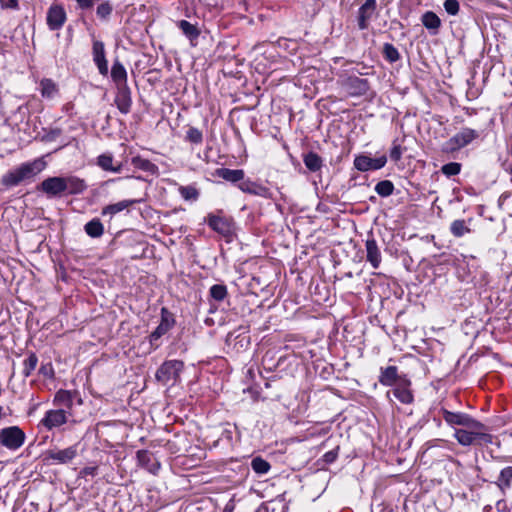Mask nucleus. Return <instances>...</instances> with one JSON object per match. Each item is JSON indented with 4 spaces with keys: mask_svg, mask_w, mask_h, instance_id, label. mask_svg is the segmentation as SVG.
Returning a JSON list of instances; mask_svg holds the SVG:
<instances>
[{
    "mask_svg": "<svg viewBox=\"0 0 512 512\" xmlns=\"http://www.w3.org/2000/svg\"><path fill=\"white\" fill-rule=\"evenodd\" d=\"M401 157H402V148L400 145L394 143V145L390 151V158H391V160L397 162L401 159Z\"/></svg>",
    "mask_w": 512,
    "mask_h": 512,
    "instance_id": "obj_49",
    "label": "nucleus"
},
{
    "mask_svg": "<svg viewBox=\"0 0 512 512\" xmlns=\"http://www.w3.org/2000/svg\"><path fill=\"white\" fill-rule=\"evenodd\" d=\"M138 202L139 200H122L120 202L107 205L102 209V215H115Z\"/></svg>",
    "mask_w": 512,
    "mask_h": 512,
    "instance_id": "obj_31",
    "label": "nucleus"
},
{
    "mask_svg": "<svg viewBox=\"0 0 512 512\" xmlns=\"http://www.w3.org/2000/svg\"><path fill=\"white\" fill-rule=\"evenodd\" d=\"M61 129L59 128H55V129H51L47 134H46V139L48 141H53L55 140L57 137H59L61 135Z\"/></svg>",
    "mask_w": 512,
    "mask_h": 512,
    "instance_id": "obj_52",
    "label": "nucleus"
},
{
    "mask_svg": "<svg viewBox=\"0 0 512 512\" xmlns=\"http://www.w3.org/2000/svg\"><path fill=\"white\" fill-rule=\"evenodd\" d=\"M377 8L376 0H366L358 10V27L360 30L368 28L369 20Z\"/></svg>",
    "mask_w": 512,
    "mask_h": 512,
    "instance_id": "obj_17",
    "label": "nucleus"
},
{
    "mask_svg": "<svg viewBox=\"0 0 512 512\" xmlns=\"http://www.w3.org/2000/svg\"><path fill=\"white\" fill-rule=\"evenodd\" d=\"M184 369V362L181 360H168L161 364L156 371L155 377L159 382L167 384L170 381L177 382L180 378V373Z\"/></svg>",
    "mask_w": 512,
    "mask_h": 512,
    "instance_id": "obj_4",
    "label": "nucleus"
},
{
    "mask_svg": "<svg viewBox=\"0 0 512 512\" xmlns=\"http://www.w3.org/2000/svg\"><path fill=\"white\" fill-rule=\"evenodd\" d=\"M68 421V412L63 409H52L45 413V416L41 420V424L47 429L52 430L58 428Z\"/></svg>",
    "mask_w": 512,
    "mask_h": 512,
    "instance_id": "obj_12",
    "label": "nucleus"
},
{
    "mask_svg": "<svg viewBox=\"0 0 512 512\" xmlns=\"http://www.w3.org/2000/svg\"><path fill=\"white\" fill-rule=\"evenodd\" d=\"M398 379V368L396 366H388L381 368L379 382L384 386H392Z\"/></svg>",
    "mask_w": 512,
    "mask_h": 512,
    "instance_id": "obj_26",
    "label": "nucleus"
},
{
    "mask_svg": "<svg viewBox=\"0 0 512 512\" xmlns=\"http://www.w3.org/2000/svg\"><path fill=\"white\" fill-rule=\"evenodd\" d=\"M210 296L216 301H223L227 296V287L222 284H215L209 290Z\"/></svg>",
    "mask_w": 512,
    "mask_h": 512,
    "instance_id": "obj_45",
    "label": "nucleus"
},
{
    "mask_svg": "<svg viewBox=\"0 0 512 512\" xmlns=\"http://www.w3.org/2000/svg\"><path fill=\"white\" fill-rule=\"evenodd\" d=\"M366 260L371 264L374 269L379 268L382 256L376 240L373 237H368L365 242Z\"/></svg>",
    "mask_w": 512,
    "mask_h": 512,
    "instance_id": "obj_18",
    "label": "nucleus"
},
{
    "mask_svg": "<svg viewBox=\"0 0 512 512\" xmlns=\"http://www.w3.org/2000/svg\"><path fill=\"white\" fill-rule=\"evenodd\" d=\"M375 191L381 197H388L393 194L394 185L390 180H382L376 184Z\"/></svg>",
    "mask_w": 512,
    "mask_h": 512,
    "instance_id": "obj_40",
    "label": "nucleus"
},
{
    "mask_svg": "<svg viewBox=\"0 0 512 512\" xmlns=\"http://www.w3.org/2000/svg\"><path fill=\"white\" fill-rule=\"evenodd\" d=\"M203 132L193 126H190L186 132L185 135V141L193 144V145H200L203 142Z\"/></svg>",
    "mask_w": 512,
    "mask_h": 512,
    "instance_id": "obj_38",
    "label": "nucleus"
},
{
    "mask_svg": "<svg viewBox=\"0 0 512 512\" xmlns=\"http://www.w3.org/2000/svg\"><path fill=\"white\" fill-rule=\"evenodd\" d=\"M76 3L80 9L87 10L94 6L95 0H76Z\"/></svg>",
    "mask_w": 512,
    "mask_h": 512,
    "instance_id": "obj_51",
    "label": "nucleus"
},
{
    "mask_svg": "<svg viewBox=\"0 0 512 512\" xmlns=\"http://www.w3.org/2000/svg\"><path fill=\"white\" fill-rule=\"evenodd\" d=\"M225 512H231V510L228 508H225Z\"/></svg>",
    "mask_w": 512,
    "mask_h": 512,
    "instance_id": "obj_58",
    "label": "nucleus"
},
{
    "mask_svg": "<svg viewBox=\"0 0 512 512\" xmlns=\"http://www.w3.org/2000/svg\"><path fill=\"white\" fill-rule=\"evenodd\" d=\"M38 364V357L35 353H30L23 361V375L29 377Z\"/></svg>",
    "mask_w": 512,
    "mask_h": 512,
    "instance_id": "obj_41",
    "label": "nucleus"
},
{
    "mask_svg": "<svg viewBox=\"0 0 512 512\" xmlns=\"http://www.w3.org/2000/svg\"><path fill=\"white\" fill-rule=\"evenodd\" d=\"M2 417H3V407L0 406V420L2 419Z\"/></svg>",
    "mask_w": 512,
    "mask_h": 512,
    "instance_id": "obj_56",
    "label": "nucleus"
},
{
    "mask_svg": "<svg viewBox=\"0 0 512 512\" xmlns=\"http://www.w3.org/2000/svg\"><path fill=\"white\" fill-rule=\"evenodd\" d=\"M111 77L117 88L128 87L126 69L118 60H115L112 65Z\"/></svg>",
    "mask_w": 512,
    "mask_h": 512,
    "instance_id": "obj_24",
    "label": "nucleus"
},
{
    "mask_svg": "<svg viewBox=\"0 0 512 512\" xmlns=\"http://www.w3.org/2000/svg\"><path fill=\"white\" fill-rule=\"evenodd\" d=\"M479 136V131L464 127L444 143L443 151L447 153L455 152L469 145L471 142L479 138Z\"/></svg>",
    "mask_w": 512,
    "mask_h": 512,
    "instance_id": "obj_3",
    "label": "nucleus"
},
{
    "mask_svg": "<svg viewBox=\"0 0 512 512\" xmlns=\"http://www.w3.org/2000/svg\"><path fill=\"white\" fill-rule=\"evenodd\" d=\"M22 182H24V180L22 179L17 167L8 171L1 179L2 185L6 187L17 186Z\"/></svg>",
    "mask_w": 512,
    "mask_h": 512,
    "instance_id": "obj_33",
    "label": "nucleus"
},
{
    "mask_svg": "<svg viewBox=\"0 0 512 512\" xmlns=\"http://www.w3.org/2000/svg\"><path fill=\"white\" fill-rule=\"evenodd\" d=\"M386 163L387 157L385 155L377 158H371L366 155H358L354 159V167L361 172L381 169L386 165Z\"/></svg>",
    "mask_w": 512,
    "mask_h": 512,
    "instance_id": "obj_10",
    "label": "nucleus"
},
{
    "mask_svg": "<svg viewBox=\"0 0 512 512\" xmlns=\"http://www.w3.org/2000/svg\"><path fill=\"white\" fill-rule=\"evenodd\" d=\"M338 450H339V448H336V449L326 452L323 455V460L328 464L333 463L338 457Z\"/></svg>",
    "mask_w": 512,
    "mask_h": 512,
    "instance_id": "obj_50",
    "label": "nucleus"
},
{
    "mask_svg": "<svg viewBox=\"0 0 512 512\" xmlns=\"http://www.w3.org/2000/svg\"><path fill=\"white\" fill-rule=\"evenodd\" d=\"M225 512H231V510L228 508H225Z\"/></svg>",
    "mask_w": 512,
    "mask_h": 512,
    "instance_id": "obj_59",
    "label": "nucleus"
},
{
    "mask_svg": "<svg viewBox=\"0 0 512 512\" xmlns=\"http://www.w3.org/2000/svg\"><path fill=\"white\" fill-rule=\"evenodd\" d=\"M382 53L384 58L390 63H394L400 59V53L391 43H385L383 45Z\"/></svg>",
    "mask_w": 512,
    "mask_h": 512,
    "instance_id": "obj_39",
    "label": "nucleus"
},
{
    "mask_svg": "<svg viewBox=\"0 0 512 512\" xmlns=\"http://www.w3.org/2000/svg\"><path fill=\"white\" fill-rule=\"evenodd\" d=\"M84 471H85V473H86V474H91V475H93V474H94V472L96 471V468H94V467H91V468H85V470H84Z\"/></svg>",
    "mask_w": 512,
    "mask_h": 512,
    "instance_id": "obj_54",
    "label": "nucleus"
},
{
    "mask_svg": "<svg viewBox=\"0 0 512 512\" xmlns=\"http://www.w3.org/2000/svg\"><path fill=\"white\" fill-rule=\"evenodd\" d=\"M115 104L122 114H128L130 112L132 99L129 87L117 88Z\"/></svg>",
    "mask_w": 512,
    "mask_h": 512,
    "instance_id": "obj_22",
    "label": "nucleus"
},
{
    "mask_svg": "<svg viewBox=\"0 0 512 512\" xmlns=\"http://www.w3.org/2000/svg\"><path fill=\"white\" fill-rule=\"evenodd\" d=\"M175 324L173 315L166 309H161V321L156 329L149 335L150 346L153 350L159 347L158 340L165 335Z\"/></svg>",
    "mask_w": 512,
    "mask_h": 512,
    "instance_id": "obj_7",
    "label": "nucleus"
},
{
    "mask_svg": "<svg viewBox=\"0 0 512 512\" xmlns=\"http://www.w3.org/2000/svg\"><path fill=\"white\" fill-rule=\"evenodd\" d=\"M40 91L44 98H53L58 93V87L53 80L43 79L40 82Z\"/></svg>",
    "mask_w": 512,
    "mask_h": 512,
    "instance_id": "obj_35",
    "label": "nucleus"
},
{
    "mask_svg": "<svg viewBox=\"0 0 512 512\" xmlns=\"http://www.w3.org/2000/svg\"><path fill=\"white\" fill-rule=\"evenodd\" d=\"M338 82L351 96H363L370 89L367 79L359 78L355 75L341 77Z\"/></svg>",
    "mask_w": 512,
    "mask_h": 512,
    "instance_id": "obj_6",
    "label": "nucleus"
},
{
    "mask_svg": "<svg viewBox=\"0 0 512 512\" xmlns=\"http://www.w3.org/2000/svg\"><path fill=\"white\" fill-rule=\"evenodd\" d=\"M131 163L135 168L148 172L152 175L158 172L157 165H155L148 159L142 158L140 155L134 156L131 159Z\"/></svg>",
    "mask_w": 512,
    "mask_h": 512,
    "instance_id": "obj_28",
    "label": "nucleus"
},
{
    "mask_svg": "<svg viewBox=\"0 0 512 512\" xmlns=\"http://www.w3.org/2000/svg\"><path fill=\"white\" fill-rule=\"evenodd\" d=\"M423 25L429 29L437 31L441 25L440 18L432 11H427L422 15Z\"/></svg>",
    "mask_w": 512,
    "mask_h": 512,
    "instance_id": "obj_36",
    "label": "nucleus"
},
{
    "mask_svg": "<svg viewBox=\"0 0 512 512\" xmlns=\"http://www.w3.org/2000/svg\"><path fill=\"white\" fill-rule=\"evenodd\" d=\"M208 226L225 238H230L235 232V222L233 218L223 215L222 211L217 214L209 213L205 219Z\"/></svg>",
    "mask_w": 512,
    "mask_h": 512,
    "instance_id": "obj_2",
    "label": "nucleus"
},
{
    "mask_svg": "<svg viewBox=\"0 0 512 512\" xmlns=\"http://www.w3.org/2000/svg\"><path fill=\"white\" fill-rule=\"evenodd\" d=\"M461 171V164L457 162H450L441 167V172L447 177L458 175Z\"/></svg>",
    "mask_w": 512,
    "mask_h": 512,
    "instance_id": "obj_46",
    "label": "nucleus"
},
{
    "mask_svg": "<svg viewBox=\"0 0 512 512\" xmlns=\"http://www.w3.org/2000/svg\"><path fill=\"white\" fill-rule=\"evenodd\" d=\"M138 464L152 474H157L161 464L148 450H139L136 453Z\"/></svg>",
    "mask_w": 512,
    "mask_h": 512,
    "instance_id": "obj_16",
    "label": "nucleus"
},
{
    "mask_svg": "<svg viewBox=\"0 0 512 512\" xmlns=\"http://www.w3.org/2000/svg\"><path fill=\"white\" fill-rule=\"evenodd\" d=\"M450 231L455 237H462L470 232V228L466 226L464 220H455L451 223Z\"/></svg>",
    "mask_w": 512,
    "mask_h": 512,
    "instance_id": "obj_43",
    "label": "nucleus"
},
{
    "mask_svg": "<svg viewBox=\"0 0 512 512\" xmlns=\"http://www.w3.org/2000/svg\"><path fill=\"white\" fill-rule=\"evenodd\" d=\"M26 435L18 426H9L0 430V444L12 451L19 449L25 442Z\"/></svg>",
    "mask_w": 512,
    "mask_h": 512,
    "instance_id": "obj_5",
    "label": "nucleus"
},
{
    "mask_svg": "<svg viewBox=\"0 0 512 512\" xmlns=\"http://www.w3.org/2000/svg\"><path fill=\"white\" fill-rule=\"evenodd\" d=\"M63 185V177L54 176L48 177L43 180L38 186L37 189L44 192L49 198L60 197L65 194Z\"/></svg>",
    "mask_w": 512,
    "mask_h": 512,
    "instance_id": "obj_11",
    "label": "nucleus"
},
{
    "mask_svg": "<svg viewBox=\"0 0 512 512\" xmlns=\"http://www.w3.org/2000/svg\"><path fill=\"white\" fill-rule=\"evenodd\" d=\"M64 191L68 195H77L83 193L87 184L84 179L77 176L63 177Z\"/></svg>",
    "mask_w": 512,
    "mask_h": 512,
    "instance_id": "obj_20",
    "label": "nucleus"
},
{
    "mask_svg": "<svg viewBox=\"0 0 512 512\" xmlns=\"http://www.w3.org/2000/svg\"><path fill=\"white\" fill-rule=\"evenodd\" d=\"M445 11L450 15H456L459 12V2L457 0H445Z\"/></svg>",
    "mask_w": 512,
    "mask_h": 512,
    "instance_id": "obj_47",
    "label": "nucleus"
},
{
    "mask_svg": "<svg viewBox=\"0 0 512 512\" xmlns=\"http://www.w3.org/2000/svg\"><path fill=\"white\" fill-rule=\"evenodd\" d=\"M179 193H180L181 197L185 200L196 201L199 198L198 189L191 185L180 186Z\"/></svg>",
    "mask_w": 512,
    "mask_h": 512,
    "instance_id": "obj_44",
    "label": "nucleus"
},
{
    "mask_svg": "<svg viewBox=\"0 0 512 512\" xmlns=\"http://www.w3.org/2000/svg\"><path fill=\"white\" fill-rule=\"evenodd\" d=\"M113 155L111 153H103L97 157L96 164L104 171L112 173H121L124 170V162L120 161L116 165L113 164Z\"/></svg>",
    "mask_w": 512,
    "mask_h": 512,
    "instance_id": "obj_21",
    "label": "nucleus"
},
{
    "mask_svg": "<svg viewBox=\"0 0 512 512\" xmlns=\"http://www.w3.org/2000/svg\"><path fill=\"white\" fill-rule=\"evenodd\" d=\"M507 171L510 173V175L512 176V164L507 168Z\"/></svg>",
    "mask_w": 512,
    "mask_h": 512,
    "instance_id": "obj_55",
    "label": "nucleus"
},
{
    "mask_svg": "<svg viewBox=\"0 0 512 512\" xmlns=\"http://www.w3.org/2000/svg\"><path fill=\"white\" fill-rule=\"evenodd\" d=\"M510 154L512 156V143H511V146H510Z\"/></svg>",
    "mask_w": 512,
    "mask_h": 512,
    "instance_id": "obj_57",
    "label": "nucleus"
},
{
    "mask_svg": "<svg viewBox=\"0 0 512 512\" xmlns=\"http://www.w3.org/2000/svg\"><path fill=\"white\" fill-rule=\"evenodd\" d=\"M495 483L502 492L510 489L512 486V466L503 468Z\"/></svg>",
    "mask_w": 512,
    "mask_h": 512,
    "instance_id": "obj_29",
    "label": "nucleus"
},
{
    "mask_svg": "<svg viewBox=\"0 0 512 512\" xmlns=\"http://www.w3.org/2000/svg\"><path fill=\"white\" fill-rule=\"evenodd\" d=\"M93 60L99 70V73L103 76L108 74V62L105 56V46L102 41H93L92 46Z\"/></svg>",
    "mask_w": 512,
    "mask_h": 512,
    "instance_id": "obj_15",
    "label": "nucleus"
},
{
    "mask_svg": "<svg viewBox=\"0 0 512 512\" xmlns=\"http://www.w3.org/2000/svg\"><path fill=\"white\" fill-rule=\"evenodd\" d=\"M84 231L91 238H100L104 234V226L100 219L94 218L85 224Z\"/></svg>",
    "mask_w": 512,
    "mask_h": 512,
    "instance_id": "obj_30",
    "label": "nucleus"
},
{
    "mask_svg": "<svg viewBox=\"0 0 512 512\" xmlns=\"http://www.w3.org/2000/svg\"><path fill=\"white\" fill-rule=\"evenodd\" d=\"M67 20V13L62 4L53 3L47 10L46 23L51 31L60 30Z\"/></svg>",
    "mask_w": 512,
    "mask_h": 512,
    "instance_id": "obj_8",
    "label": "nucleus"
},
{
    "mask_svg": "<svg viewBox=\"0 0 512 512\" xmlns=\"http://www.w3.org/2000/svg\"><path fill=\"white\" fill-rule=\"evenodd\" d=\"M214 176L231 183H237L243 181L245 173L242 169L218 168L215 170Z\"/></svg>",
    "mask_w": 512,
    "mask_h": 512,
    "instance_id": "obj_23",
    "label": "nucleus"
},
{
    "mask_svg": "<svg viewBox=\"0 0 512 512\" xmlns=\"http://www.w3.org/2000/svg\"><path fill=\"white\" fill-rule=\"evenodd\" d=\"M39 373L48 379L54 378V369L51 363L42 364Z\"/></svg>",
    "mask_w": 512,
    "mask_h": 512,
    "instance_id": "obj_48",
    "label": "nucleus"
},
{
    "mask_svg": "<svg viewBox=\"0 0 512 512\" xmlns=\"http://www.w3.org/2000/svg\"><path fill=\"white\" fill-rule=\"evenodd\" d=\"M410 382L402 380L393 390L394 396L403 404H410L413 402V394L408 388Z\"/></svg>",
    "mask_w": 512,
    "mask_h": 512,
    "instance_id": "obj_25",
    "label": "nucleus"
},
{
    "mask_svg": "<svg viewBox=\"0 0 512 512\" xmlns=\"http://www.w3.org/2000/svg\"><path fill=\"white\" fill-rule=\"evenodd\" d=\"M77 456L76 446H70L65 449H50L45 453V460L53 464L70 463Z\"/></svg>",
    "mask_w": 512,
    "mask_h": 512,
    "instance_id": "obj_9",
    "label": "nucleus"
},
{
    "mask_svg": "<svg viewBox=\"0 0 512 512\" xmlns=\"http://www.w3.org/2000/svg\"><path fill=\"white\" fill-rule=\"evenodd\" d=\"M53 403L55 406H63L67 409H71L73 405V395L68 390H59L54 396Z\"/></svg>",
    "mask_w": 512,
    "mask_h": 512,
    "instance_id": "obj_32",
    "label": "nucleus"
},
{
    "mask_svg": "<svg viewBox=\"0 0 512 512\" xmlns=\"http://www.w3.org/2000/svg\"><path fill=\"white\" fill-rule=\"evenodd\" d=\"M454 438L461 446L467 447L487 446L493 443L494 437L485 424L474 419L463 428H455Z\"/></svg>",
    "mask_w": 512,
    "mask_h": 512,
    "instance_id": "obj_1",
    "label": "nucleus"
},
{
    "mask_svg": "<svg viewBox=\"0 0 512 512\" xmlns=\"http://www.w3.org/2000/svg\"><path fill=\"white\" fill-rule=\"evenodd\" d=\"M46 167V162L42 158H37L31 162L22 163L17 168L24 181L33 179Z\"/></svg>",
    "mask_w": 512,
    "mask_h": 512,
    "instance_id": "obj_14",
    "label": "nucleus"
},
{
    "mask_svg": "<svg viewBox=\"0 0 512 512\" xmlns=\"http://www.w3.org/2000/svg\"><path fill=\"white\" fill-rule=\"evenodd\" d=\"M238 188L244 192L251 195L260 196L263 198H270L271 192L270 190L256 182L251 181L250 179L244 180L238 184Z\"/></svg>",
    "mask_w": 512,
    "mask_h": 512,
    "instance_id": "obj_19",
    "label": "nucleus"
},
{
    "mask_svg": "<svg viewBox=\"0 0 512 512\" xmlns=\"http://www.w3.org/2000/svg\"><path fill=\"white\" fill-rule=\"evenodd\" d=\"M5 8H12L17 9L18 8V0H7V2L2 4Z\"/></svg>",
    "mask_w": 512,
    "mask_h": 512,
    "instance_id": "obj_53",
    "label": "nucleus"
},
{
    "mask_svg": "<svg viewBox=\"0 0 512 512\" xmlns=\"http://www.w3.org/2000/svg\"><path fill=\"white\" fill-rule=\"evenodd\" d=\"M177 27L182 31V33L193 42L200 35V30L197 25L188 22L187 20H180L177 23Z\"/></svg>",
    "mask_w": 512,
    "mask_h": 512,
    "instance_id": "obj_27",
    "label": "nucleus"
},
{
    "mask_svg": "<svg viewBox=\"0 0 512 512\" xmlns=\"http://www.w3.org/2000/svg\"><path fill=\"white\" fill-rule=\"evenodd\" d=\"M112 12L113 6L109 1H103L96 8L97 17L104 22H107L110 19Z\"/></svg>",
    "mask_w": 512,
    "mask_h": 512,
    "instance_id": "obj_37",
    "label": "nucleus"
},
{
    "mask_svg": "<svg viewBox=\"0 0 512 512\" xmlns=\"http://www.w3.org/2000/svg\"><path fill=\"white\" fill-rule=\"evenodd\" d=\"M251 467L255 473L263 475L270 470L271 465L265 459L256 457L251 461Z\"/></svg>",
    "mask_w": 512,
    "mask_h": 512,
    "instance_id": "obj_42",
    "label": "nucleus"
},
{
    "mask_svg": "<svg viewBox=\"0 0 512 512\" xmlns=\"http://www.w3.org/2000/svg\"><path fill=\"white\" fill-rule=\"evenodd\" d=\"M440 413L445 422L454 429L457 428L456 426H459V428H463L469 425V423L475 419L466 413L452 412L445 408H442L440 410Z\"/></svg>",
    "mask_w": 512,
    "mask_h": 512,
    "instance_id": "obj_13",
    "label": "nucleus"
},
{
    "mask_svg": "<svg viewBox=\"0 0 512 512\" xmlns=\"http://www.w3.org/2000/svg\"><path fill=\"white\" fill-rule=\"evenodd\" d=\"M303 162L307 169L312 172L320 170L323 163L321 157L315 152H308L305 154L303 157Z\"/></svg>",
    "mask_w": 512,
    "mask_h": 512,
    "instance_id": "obj_34",
    "label": "nucleus"
}]
</instances>
